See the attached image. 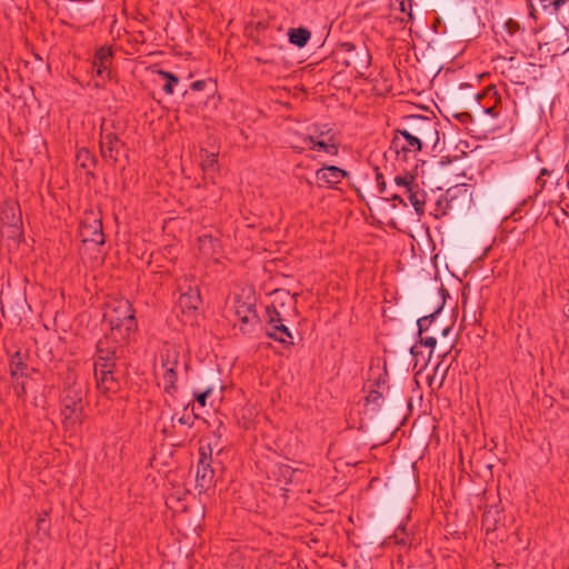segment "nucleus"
<instances>
[{
    "label": "nucleus",
    "mask_w": 569,
    "mask_h": 569,
    "mask_svg": "<svg viewBox=\"0 0 569 569\" xmlns=\"http://www.w3.org/2000/svg\"><path fill=\"white\" fill-rule=\"evenodd\" d=\"M86 387L72 376L67 378L61 396V417L64 431L77 435L83 421Z\"/></svg>",
    "instance_id": "obj_1"
},
{
    "label": "nucleus",
    "mask_w": 569,
    "mask_h": 569,
    "mask_svg": "<svg viewBox=\"0 0 569 569\" xmlns=\"http://www.w3.org/2000/svg\"><path fill=\"white\" fill-rule=\"evenodd\" d=\"M104 316L112 329H123L129 333L137 327L134 310L132 309L130 301L127 299L113 300L109 305Z\"/></svg>",
    "instance_id": "obj_2"
},
{
    "label": "nucleus",
    "mask_w": 569,
    "mask_h": 569,
    "mask_svg": "<svg viewBox=\"0 0 569 569\" xmlns=\"http://www.w3.org/2000/svg\"><path fill=\"white\" fill-rule=\"evenodd\" d=\"M403 129L422 144H436L438 141L437 123L429 117L412 116Z\"/></svg>",
    "instance_id": "obj_3"
},
{
    "label": "nucleus",
    "mask_w": 569,
    "mask_h": 569,
    "mask_svg": "<svg viewBox=\"0 0 569 569\" xmlns=\"http://www.w3.org/2000/svg\"><path fill=\"white\" fill-rule=\"evenodd\" d=\"M233 312L242 333H251L259 326V317L253 298L248 297L246 300L236 298L233 301Z\"/></svg>",
    "instance_id": "obj_4"
},
{
    "label": "nucleus",
    "mask_w": 569,
    "mask_h": 569,
    "mask_svg": "<svg viewBox=\"0 0 569 569\" xmlns=\"http://www.w3.org/2000/svg\"><path fill=\"white\" fill-rule=\"evenodd\" d=\"M422 146L420 141L408 133L403 128L395 131L391 141V149L405 161L409 157H415L421 150Z\"/></svg>",
    "instance_id": "obj_5"
},
{
    "label": "nucleus",
    "mask_w": 569,
    "mask_h": 569,
    "mask_svg": "<svg viewBox=\"0 0 569 569\" xmlns=\"http://www.w3.org/2000/svg\"><path fill=\"white\" fill-rule=\"evenodd\" d=\"M94 377L97 388L103 393L117 392L120 388L117 367H110L104 362H94Z\"/></svg>",
    "instance_id": "obj_6"
},
{
    "label": "nucleus",
    "mask_w": 569,
    "mask_h": 569,
    "mask_svg": "<svg viewBox=\"0 0 569 569\" xmlns=\"http://www.w3.org/2000/svg\"><path fill=\"white\" fill-rule=\"evenodd\" d=\"M302 150H312L318 152H323L329 156H337L338 154V144L333 140L332 137H329L323 131L321 132H313L310 134H307L302 138Z\"/></svg>",
    "instance_id": "obj_7"
},
{
    "label": "nucleus",
    "mask_w": 569,
    "mask_h": 569,
    "mask_svg": "<svg viewBox=\"0 0 569 569\" xmlns=\"http://www.w3.org/2000/svg\"><path fill=\"white\" fill-rule=\"evenodd\" d=\"M341 50L348 53L346 64L353 67L356 70H366L371 63V54L367 47H362L357 50L356 46L351 42H345L341 44Z\"/></svg>",
    "instance_id": "obj_8"
},
{
    "label": "nucleus",
    "mask_w": 569,
    "mask_h": 569,
    "mask_svg": "<svg viewBox=\"0 0 569 569\" xmlns=\"http://www.w3.org/2000/svg\"><path fill=\"white\" fill-rule=\"evenodd\" d=\"M349 173L337 166H323L316 171V180L320 188H336Z\"/></svg>",
    "instance_id": "obj_9"
},
{
    "label": "nucleus",
    "mask_w": 569,
    "mask_h": 569,
    "mask_svg": "<svg viewBox=\"0 0 569 569\" xmlns=\"http://www.w3.org/2000/svg\"><path fill=\"white\" fill-rule=\"evenodd\" d=\"M161 361H162L161 368L163 370V373H162L160 383L163 386V389L167 393L172 395L177 390L176 368H177L178 362H177L176 356L173 355L171 357L170 351L168 350L166 353V359H164V355L161 356Z\"/></svg>",
    "instance_id": "obj_10"
},
{
    "label": "nucleus",
    "mask_w": 569,
    "mask_h": 569,
    "mask_svg": "<svg viewBox=\"0 0 569 569\" xmlns=\"http://www.w3.org/2000/svg\"><path fill=\"white\" fill-rule=\"evenodd\" d=\"M81 236L83 242H94L96 244L104 243V236L102 231V222L96 217H88L81 224Z\"/></svg>",
    "instance_id": "obj_11"
},
{
    "label": "nucleus",
    "mask_w": 569,
    "mask_h": 569,
    "mask_svg": "<svg viewBox=\"0 0 569 569\" xmlns=\"http://www.w3.org/2000/svg\"><path fill=\"white\" fill-rule=\"evenodd\" d=\"M104 362L110 367H117L116 349L109 339L99 340L97 345V357L94 362Z\"/></svg>",
    "instance_id": "obj_12"
},
{
    "label": "nucleus",
    "mask_w": 569,
    "mask_h": 569,
    "mask_svg": "<svg viewBox=\"0 0 569 569\" xmlns=\"http://www.w3.org/2000/svg\"><path fill=\"white\" fill-rule=\"evenodd\" d=\"M197 485L201 489H206L212 481L213 470L208 461V458L202 455V458L199 460L197 468Z\"/></svg>",
    "instance_id": "obj_13"
},
{
    "label": "nucleus",
    "mask_w": 569,
    "mask_h": 569,
    "mask_svg": "<svg viewBox=\"0 0 569 569\" xmlns=\"http://www.w3.org/2000/svg\"><path fill=\"white\" fill-rule=\"evenodd\" d=\"M201 302L200 293L196 288H189L179 297V306L182 309L194 311Z\"/></svg>",
    "instance_id": "obj_14"
},
{
    "label": "nucleus",
    "mask_w": 569,
    "mask_h": 569,
    "mask_svg": "<svg viewBox=\"0 0 569 569\" xmlns=\"http://www.w3.org/2000/svg\"><path fill=\"white\" fill-rule=\"evenodd\" d=\"M405 194L408 197L416 212L422 214L425 211L426 193L419 189L418 183H416L413 188L408 189Z\"/></svg>",
    "instance_id": "obj_15"
},
{
    "label": "nucleus",
    "mask_w": 569,
    "mask_h": 569,
    "mask_svg": "<svg viewBox=\"0 0 569 569\" xmlns=\"http://www.w3.org/2000/svg\"><path fill=\"white\" fill-rule=\"evenodd\" d=\"M111 58V51L108 48L101 47L97 50L93 58V68L98 76H102L107 71Z\"/></svg>",
    "instance_id": "obj_16"
},
{
    "label": "nucleus",
    "mask_w": 569,
    "mask_h": 569,
    "mask_svg": "<svg viewBox=\"0 0 569 569\" xmlns=\"http://www.w3.org/2000/svg\"><path fill=\"white\" fill-rule=\"evenodd\" d=\"M267 335L283 345H292V336L284 323L269 328Z\"/></svg>",
    "instance_id": "obj_17"
},
{
    "label": "nucleus",
    "mask_w": 569,
    "mask_h": 569,
    "mask_svg": "<svg viewBox=\"0 0 569 569\" xmlns=\"http://www.w3.org/2000/svg\"><path fill=\"white\" fill-rule=\"evenodd\" d=\"M119 140L112 133H106L101 137L100 146L104 158L116 159L113 151L117 150Z\"/></svg>",
    "instance_id": "obj_18"
},
{
    "label": "nucleus",
    "mask_w": 569,
    "mask_h": 569,
    "mask_svg": "<svg viewBox=\"0 0 569 569\" xmlns=\"http://www.w3.org/2000/svg\"><path fill=\"white\" fill-rule=\"evenodd\" d=\"M288 37H289L290 43H292L299 48H302L308 43V41L311 37V33L306 28H297V29H290L288 32Z\"/></svg>",
    "instance_id": "obj_19"
},
{
    "label": "nucleus",
    "mask_w": 569,
    "mask_h": 569,
    "mask_svg": "<svg viewBox=\"0 0 569 569\" xmlns=\"http://www.w3.org/2000/svg\"><path fill=\"white\" fill-rule=\"evenodd\" d=\"M158 74L167 81L166 84L163 86V91L167 94H172L173 87L179 83V78L173 73L164 70H159Z\"/></svg>",
    "instance_id": "obj_20"
},
{
    "label": "nucleus",
    "mask_w": 569,
    "mask_h": 569,
    "mask_svg": "<svg viewBox=\"0 0 569 569\" xmlns=\"http://www.w3.org/2000/svg\"><path fill=\"white\" fill-rule=\"evenodd\" d=\"M17 211L16 204H7L2 210L3 219H7L11 226H18L20 222V216L17 214Z\"/></svg>",
    "instance_id": "obj_21"
},
{
    "label": "nucleus",
    "mask_w": 569,
    "mask_h": 569,
    "mask_svg": "<svg viewBox=\"0 0 569 569\" xmlns=\"http://www.w3.org/2000/svg\"><path fill=\"white\" fill-rule=\"evenodd\" d=\"M395 183L403 188V192H406L408 189L413 188V186L417 183L416 179L412 174L406 173L403 176H396L395 177Z\"/></svg>",
    "instance_id": "obj_22"
},
{
    "label": "nucleus",
    "mask_w": 569,
    "mask_h": 569,
    "mask_svg": "<svg viewBox=\"0 0 569 569\" xmlns=\"http://www.w3.org/2000/svg\"><path fill=\"white\" fill-rule=\"evenodd\" d=\"M441 308L437 309L433 313L423 316L418 319L417 326H418V332L421 335L423 331L428 330L429 326L433 321L436 315L440 312Z\"/></svg>",
    "instance_id": "obj_23"
},
{
    "label": "nucleus",
    "mask_w": 569,
    "mask_h": 569,
    "mask_svg": "<svg viewBox=\"0 0 569 569\" xmlns=\"http://www.w3.org/2000/svg\"><path fill=\"white\" fill-rule=\"evenodd\" d=\"M267 317L269 328L279 326V323H283V319L281 318L280 312L277 311L274 307L267 308Z\"/></svg>",
    "instance_id": "obj_24"
},
{
    "label": "nucleus",
    "mask_w": 569,
    "mask_h": 569,
    "mask_svg": "<svg viewBox=\"0 0 569 569\" xmlns=\"http://www.w3.org/2000/svg\"><path fill=\"white\" fill-rule=\"evenodd\" d=\"M218 159L216 153H207L206 157L202 159L201 166L203 171H212L216 169Z\"/></svg>",
    "instance_id": "obj_25"
},
{
    "label": "nucleus",
    "mask_w": 569,
    "mask_h": 569,
    "mask_svg": "<svg viewBox=\"0 0 569 569\" xmlns=\"http://www.w3.org/2000/svg\"><path fill=\"white\" fill-rule=\"evenodd\" d=\"M496 523H497V521H496L495 517L491 515V511L486 512L483 516V526L486 527L488 537L490 535H495Z\"/></svg>",
    "instance_id": "obj_26"
},
{
    "label": "nucleus",
    "mask_w": 569,
    "mask_h": 569,
    "mask_svg": "<svg viewBox=\"0 0 569 569\" xmlns=\"http://www.w3.org/2000/svg\"><path fill=\"white\" fill-rule=\"evenodd\" d=\"M505 30L508 32L511 42L516 36L521 34L519 24L512 20L506 22Z\"/></svg>",
    "instance_id": "obj_27"
},
{
    "label": "nucleus",
    "mask_w": 569,
    "mask_h": 569,
    "mask_svg": "<svg viewBox=\"0 0 569 569\" xmlns=\"http://www.w3.org/2000/svg\"><path fill=\"white\" fill-rule=\"evenodd\" d=\"M568 0H541V7L543 10L552 9L558 11Z\"/></svg>",
    "instance_id": "obj_28"
},
{
    "label": "nucleus",
    "mask_w": 569,
    "mask_h": 569,
    "mask_svg": "<svg viewBox=\"0 0 569 569\" xmlns=\"http://www.w3.org/2000/svg\"><path fill=\"white\" fill-rule=\"evenodd\" d=\"M172 420L176 421L182 426H191L192 422H193V416L190 415L189 412H187V409H184L183 413L178 417L177 415H174L172 417Z\"/></svg>",
    "instance_id": "obj_29"
},
{
    "label": "nucleus",
    "mask_w": 569,
    "mask_h": 569,
    "mask_svg": "<svg viewBox=\"0 0 569 569\" xmlns=\"http://www.w3.org/2000/svg\"><path fill=\"white\" fill-rule=\"evenodd\" d=\"M391 6L393 8H398L401 12L406 13L408 10H411V2L409 0H395Z\"/></svg>",
    "instance_id": "obj_30"
},
{
    "label": "nucleus",
    "mask_w": 569,
    "mask_h": 569,
    "mask_svg": "<svg viewBox=\"0 0 569 569\" xmlns=\"http://www.w3.org/2000/svg\"><path fill=\"white\" fill-rule=\"evenodd\" d=\"M211 392H212V388H207L206 390H203L201 392L194 393L196 399L201 407L206 406L207 398L211 395Z\"/></svg>",
    "instance_id": "obj_31"
},
{
    "label": "nucleus",
    "mask_w": 569,
    "mask_h": 569,
    "mask_svg": "<svg viewBox=\"0 0 569 569\" xmlns=\"http://www.w3.org/2000/svg\"><path fill=\"white\" fill-rule=\"evenodd\" d=\"M441 166H442V169L446 171V173H452L455 174L456 177H460V176H463L462 173V170H460L459 168H452L455 166L453 162H448L447 164H445L443 162H441Z\"/></svg>",
    "instance_id": "obj_32"
},
{
    "label": "nucleus",
    "mask_w": 569,
    "mask_h": 569,
    "mask_svg": "<svg viewBox=\"0 0 569 569\" xmlns=\"http://www.w3.org/2000/svg\"><path fill=\"white\" fill-rule=\"evenodd\" d=\"M421 346L430 348L429 356L432 353L433 348L436 347L437 340L433 337H426L421 338L420 340Z\"/></svg>",
    "instance_id": "obj_33"
},
{
    "label": "nucleus",
    "mask_w": 569,
    "mask_h": 569,
    "mask_svg": "<svg viewBox=\"0 0 569 569\" xmlns=\"http://www.w3.org/2000/svg\"><path fill=\"white\" fill-rule=\"evenodd\" d=\"M376 182L379 193L383 194L386 192V181L382 173L378 172L376 174Z\"/></svg>",
    "instance_id": "obj_34"
},
{
    "label": "nucleus",
    "mask_w": 569,
    "mask_h": 569,
    "mask_svg": "<svg viewBox=\"0 0 569 569\" xmlns=\"http://www.w3.org/2000/svg\"><path fill=\"white\" fill-rule=\"evenodd\" d=\"M77 158H78V161H81L82 167H87V161L91 159V156L88 150L82 149L79 151Z\"/></svg>",
    "instance_id": "obj_35"
},
{
    "label": "nucleus",
    "mask_w": 569,
    "mask_h": 569,
    "mask_svg": "<svg viewBox=\"0 0 569 569\" xmlns=\"http://www.w3.org/2000/svg\"><path fill=\"white\" fill-rule=\"evenodd\" d=\"M23 363L18 361V362H14L12 361L11 362V370H12V373L13 375H18L19 372L22 373L23 372Z\"/></svg>",
    "instance_id": "obj_36"
},
{
    "label": "nucleus",
    "mask_w": 569,
    "mask_h": 569,
    "mask_svg": "<svg viewBox=\"0 0 569 569\" xmlns=\"http://www.w3.org/2000/svg\"><path fill=\"white\" fill-rule=\"evenodd\" d=\"M206 84L207 82L204 80H198L191 84V89L194 91H201L204 89Z\"/></svg>",
    "instance_id": "obj_37"
},
{
    "label": "nucleus",
    "mask_w": 569,
    "mask_h": 569,
    "mask_svg": "<svg viewBox=\"0 0 569 569\" xmlns=\"http://www.w3.org/2000/svg\"><path fill=\"white\" fill-rule=\"evenodd\" d=\"M418 348H419L418 346H413V347H411L410 352H411L413 356H416V355L418 353Z\"/></svg>",
    "instance_id": "obj_38"
},
{
    "label": "nucleus",
    "mask_w": 569,
    "mask_h": 569,
    "mask_svg": "<svg viewBox=\"0 0 569 569\" xmlns=\"http://www.w3.org/2000/svg\"><path fill=\"white\" fill-rule=\"evenodd\" d=\"M391 199L392 200H399V202H403L402 199L398 194H392Z\"/></svg>",
    "instance_id": "obj_39"
}]
</instances>
